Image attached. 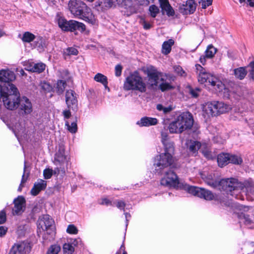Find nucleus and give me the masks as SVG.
Listing matches in <instances>:
<instances>
[{"instance_id": "f704fd0d", "label": "nucleus", "mask_w": 254, "mask_h": 254, "mask_svg": "<svg viewBox=\"0 0 254 254\" xmlns=\"http://www.w3.org/2000/svg\"><path fill=\"white\" fill-rule=\"evenodd\" d=\"M229 163H232L236 165H239L241 164L243 160L242 158L238 155H232L230 154V157H229Z\"/></svg>"}, {"instance_id": "aec40b11", "label": "nucleus", "mask_w": 254, "mask_h": 254, "mask_svg": "<svg viewBox=\"0 0 254 254\" xmlns=\"http://www.w3.org/2000/svg\"><path fill=\"white\" fill-rule=\"evenodd\" d=\"M195 67L198 74V81L201 84L207 82L208 77L209 76L210 73L208 72L200 64H196Z\"/></svg>"}, {"instance_id": "412c9836", "label": "nucleus", "mask_w": 254, "mask_h": 254, "mask_svg": "<svg viewBox=\"0 0 254 254\" xmlns=\"http://www.w3.org/2000/svg\"><path fill=\"white\" fill-rule=\"evenodd\" d=\"M159 2L163 14L166 13L168 16L174 15L175 11L168 0H159Z\"/></svg>"}, {"instance_id": "c03bdc74", "label": "nucleus", "mask_w": 254, "mask_h": 254, "mask_svg": "<svg viewBox=\"0 0 254 254\" xmlns=\"http://www.w3.org/2000/svg\"><path fill=\"white\" fill-rule=\"evenodd\" d=\"M159 87L162 91L169 90L174 88L173 86L171 85V84L167 82L162 83L160 84Z\"/></svg>"}, {"instance_id": "de8ad7c7", "label": "nucleus", "mask_w": 254, "mask_h": 254, "mask_svg": "<svg viewBox=\"0 0 254 254\" xmlns=\"http://www.w3.org/2000/svg\"><path fill=\"white\" fill-rule=\"evenodd\" d=\"M66 232L70 234H76L78 233V230L74 225H69L67 228Z\"/></svg>"}, {"instance_id": "1a4fd4ad", "label": "nucleus", "mask_w": 254, "mask_h": 254, "mask_svg": "<svg viewBox=\"0 0 254 254\" xmlns=\"http://www.w3.org/2000/svg\"><path fill=\"white\" fill-rule=\"evenodd\" d=\"M116 3L124 8V12L127 16L135 13L138 10V6L134 3L132 0H116Z\"/></svg>"}, {"instance_id": "b1692460", "label": "nucleus", "mask_w": 254, "mask_h": 254, "mask_svg": "<svg viewBox=\"0 0 254 254\" xmlns=\"http://www.w3.org/2000/svg\"><path fill=\"white\" fill-rule=\"evenodd\" d=\"M158 123V120L155 118H150L147 117H144L138 121L136 124L139 127H149L151 126H154L157 125Z\"/></svg>"}, {"instance_id": "8fccbe9b", "label": "nucleus", "mask_w": 254, "mask_h": 254, "mask_svg": "<svg viewBox=\"0 0 254 254\" xmlns=\"http://www.w3.org/2000/svg\"><path fill=\"white\" fill-rule=\"evenodd\" d=\"M41 87L42 90L44 91L45 92H49L52 89V87L51 86V85L49 83L45 81L41 82Z\"/></svg>"}, {"instance_id": "9b49d317", "label": "nucleus", "mask_w": 254, "mask_h": 254, "mask_svg": "<svg viewBox=\"0 0 254 254\" xmlns=\"http://www.w3.org/2000/svg\"><path fill=\"white\" fill-rule=\"evenodd\" d=\"M160 183L163 186L174 188L178 187L179 185L178 176L171 170L165 172V176Z\"/></svg>"}, {"instance_id": "2eb2a0df", "label": "nucleus", "mask_w": 254, "mask_h": 254, "mask_svg": "<svg viewBox=\"0 0 254 254\" xmlns=\"http://www.w3.org/2000/svg\"><path fill=\"white\" fill-rule=\"evenodd\" d=\"M30 251L29 244L25 242H20L12 246L8 254H26Z\"/></svg>"}, {"instance_id": "423d86ee", "label": "nucleus", "mask_w": 254, "mask_h": 254, "mask_svg": "<svg viewBox=\"0 0 254 254\" xmlns=\"http://www.w3.org/2000/svg\"><path fill=\"white\" fill-rule=\"evenodd\" d=\"M56 20L59 27L64 31L73 32L77 30L84 31L86 28L83 23L73 20L67 21L59 14L56 15Z\"/></svg>"}, {"instance_id": "72a5a7b5", "label": "nucleus", "mask_w": 254, "mask_h": 254, "mask_svg": "<svg viewBox=\"0 0 254 254\" xmlns=\"http://www.w3.org/2000/svg\"><path fill=\"white\" fill-rule=\"evenodd\" d=\"M211 85L214 86L215 85L218 87L222 84L220 81L217 79L216 77L210 73L209 76L208 77L207 82Z\"/></svg>"}, {"instance_id": "ea45409f", "label": "nucleus", "mask_w": 254, "mask_h": 254, "mask_svg": "<svg viewBox=\"0 0 254 254\" xmlns=\"http://www.w3.org/2000/svg\"><path fill=\"white\" fill-rule=\"evenodd\" d=\"M149 11L151 16L155 18L159 13L160 10L156 5L152 4L149 6Z\"/></svg>"}, {"instance_id": "c756f323", "label": "nucleus", "mask_w": 254, "mask_h": 254, "mask_svg": "<svg viewBox=\"0 0 254 254\" xmlns=\"http://www.w3.org/2000/svg\"><path fill=\"white\" fill-rule=\"evenodd\" d=\"M94 79L98 82L102 83L105 87H107L108 79L107 77L102 73H97L94 77Z\"/></svg>"}, {"instance_id": "4468645a", "label": "nucleus", "mask_w": 254, "mask_h": 254, "mask_svg": "<svg viewBox=\"0 0 254 254\" xmlns=\"http://www.w3.org/2000/svg\"><path fill=\"white\" fill-rule=\"evenodd\" d=\"M18 108L23 115L30 114L33 111L31 101L25 96L20 97L18 102Z\"/></svg>"}, {"instance_id": "e433bc0d", "label": "nucleus", "mask_w": 254, "mask_h": 254, "mask_svg": "<svg viewBox=\"0 0 254 254\" xmlns=\"http://www.w3.org/2000/svg\"><path fill=\"white\" fill-rule=\"evenodd\" d=\"M61 247L58 245H53L50 246L47 254H59L61 252Z\"/></svg>"}, {"instance_id": "2f4dec72", "label": "nucleus", "mask_w": 254, "mask_h": 254, "mask_svg": "<svg viewBox=\"0 0 254 254\" xmlns=\"http://www.w3.org/2000/svg\"><path fill=\"white\" fill-rule=\"evenodd\" d=\"M216 52V49L214 48L212 45H210L207 47L205 52V57L207 58H212L214 57Z\"/></svg>"}, {"instance_id": "37998d69", "label": "nucleus", "mask_w": 254, "mask_h": 254, "mask_svg": "<svg viewBox=\"0 0 254 254\" xmlns=\"http://www.w3.org/2000/svg\"><path fill=\"white\" fill-rule=\"evenodd\" d=\"M147 74L149 78L152 79L154 82V84H156L158 79V75L157 73L154 71L148 70Z\"/></svg>"}, {"instance_id": "58836bf2", "label": "nucleus", "mask_w": 254, "mask_h": 254, "mask_svg": "<svg viewBox=\"0 0 254 254\" xmlns=\"http://www.w3.org/2000/svg\"><path fill=\"white\" fill-rule=\"evenodd\" d=\"M63 251L67 254H72L74 251L73 246L69 243H65L63 246Z\"/></svg>"}, {"instance_id": "f3484780", "label": "nucleus", "mask_w": 254, "mask_h": 254, "mask_svg": "<svg viewBox=\"0 0 254 254\" xmlns=\"http://www.w3.org/2000/svg\"><path fill=\"white\" fill-rule=\"evenodd\" d=\"M196 7V3L194 0H188L185 4L180 5L179 11L183 14H190L195 11Z\"/></svg>"}, {"instance_id": "774afa93", "label": "nucleus", "mask_w": 254, "mask_h": 254, "mask_svg": "<svg viewBox=\"0 0 254 254\" xmlns=\"http://www.w3.org/2000/svg\"><path fill=\"white\" fill-rule=\"evenodd\" d=\"M203 153L204 155L207 158L210 159L212 158L211 152L208 151H203Z\"/></svg>"}, {"instance_id": "09e8293b", "label": "nucleus", "mask_w": 254, "mask_h": 254, "mask_svg": "<svg viewBox=\"0 0 254 254\" xmlns=\"http://www.w3.org/2000/svg\"><path fill=\"white\" fill-rule=\"evenodd\" d=\"M249 68V75L250 77L254 80V61L251 62L248 66Z\"/></svg>"}, {"instance_id": "6ab92c4d", "label": "nucleus", "mask_w": 254, "mask_h": 254, "mask_svg": "<svg viewBox=\"0 0 254 254\" xmlns=\"http://www.w3.org/2000/svg\"><path fill=\"white\" fill-rule=\"evenodd\" d=\"M201 177L208 185L214 188H219L220 181H219L214 174H211L206 175L204 174H201Z\"/></svg>"}, {"instance_id": "e2e57ef3", "label": "nucleus", "mask_w": 254, "mask_h": 254, "mask_svg": "<svg viewBox=\"0 0 254 254\" xmlns=\"http://www.w3.org/2000/svg\"><path fill=\"white\" fill-rule=\"evenodd\" d=\"M138 1L140 5L147 6L149 4V0H138Z\"/></svg>"}, {"instance_id": "a18cd8bd", "label": "nucleus", "mask_w": 254, "mask_h": 254, "mask_svg": "<svg viewBox=\"0 0 254 254\" xmlns=\"http://www.w3.org/2000/svg\"><path fill=\"white\" fill-rule=\"evenodd\" d=\"M174 69L175 72L179 75L182 76H186L187 75L186 72L183 69L182 67L180 65L174 66Z\"/></svg>"}, {"instance_id": "f257e3e1", "label": "nucleus", "mask_w": 254, "mask_h": 254, "mask_svg": "<svg viewBox=\"0 0 254 254\" xmlns=\"http://www.w3.org/2000/svg\"><path fill=\"white\" fill-rule=\"evenodd\" d=\"M69 9L75 16L78 17L84 21L95 25L97 20L91 12V9L81 0H72L68 3Z\"/></svg>"}, {"instance_id": "13d9d810", "label": "nucleus", "mask_w": 254, "mask_h": 254, "mask_svg": "<svg viewBox=\"0 0 254 254\" xmlns=\"http://www.w3.org/2000/svg\"><path fill=\"white\" fill-rule=\"evenodd\" d=\"M199 91L198 89L194 90L192 88L190 89V93L193 97H197L198 96V92Z\"/></svg>"}, {"instance_id": "680f3d73", "label": "nucleus", "mask_w": 254, "mask_h": 254, "mask_svg": "<svg viewBox=\"0 0 254 254\" xmlns=\"http://www.w3.org/2000/svg\"><path fill=\"white\" fill-rule=\"evenodd\" d=\"M141 22L144 29H149L150 28L151 25L149 23L146 22L144 19H142Z\"/></svg>"}, {"instance_id": "69168bd1", "label": "nucleus", "mask_w": 254, "mask_h": 254, "mask_svg": "<svg viewBox=\"0 0 254 254\" xmlns=\"http://www.w3.org/2000/svg\"><path fill=\"white\" fill-rule=\"evenodd\" d=\"M172 110L173 108L171 106H169L167 107H164L163 112L164 114H167L170 112Z\"/></svg>"}, {"instance_id": "dca6fc26", "label": "nucleus", "mask_w": 254, "mask_h": 254, "mask_svg": "<svg viewBox=\"0 0 254 254\" xmlns=\"http://www.w3.org/2000/svg\"><path fill=\"white\" fill-rule=\"evenodd\" d=\"M14 207L12 209L13 215H19L21 214L26 208V200L22 196H18L13 200Z\"/></svg>"}, {"instance_id": "7c9ffc66", "label": "nucleus", "mask_w": 254, "mask_h": 254, "mask_svg": "<svg viewBox=\"0 0 254 254\" xmlns=\"http://www.w3.org/2000/svg\"><path fill=\"white\" fill-rule=\"evenodd\" d=\"M36 38V36L30 32H25L23 33L21 38L22 41L25 43H30Z\"/></svg>"}, {"instance_id": "c9c22d12", "label": "nucleus", "mask_w": 254, "mask_h": 254, "mask_svg": "<svg viewBox=\"0 0 254 254\" xmlns=\"http://www.w3.org/2000/svg\"><path fill=\"white\" fill-rule=\"evenodd\" d=\"M174 143L171 141L164 143V144H163L165 148L164 153H171V154H172L174 151Z\"/></svg>"}, {"instance_id": "f03ea898", "label": "nucleus", "mask_w": 254, "mask_h": 254, "mask_svg": "<svg viewBox=\"0 0 254 254\" xmlns=\"http://www.w3.org/2000/svg\"><path fill=\"white\" fill-rule=\"evenodd\" d=\"M193 124L192 115L189 112H184L169 124L168 129L171 133H181L184 131L190 129Z\"/></svg>"}, {"instance_id": "bf43d9fd", "label": "nucleus", "mask_w": 254, "mask_h": 254, "mask_svg": "<svg viewBox=\"0 0 254 254\" xmlns=\"http://www.w3.org/2000/svg\"><path fill=\"white\" fill-rule=\"evenodd\" d=\"M63 116H64V118L65 119H68L71 116V112L69 110H64L63 112Z\"/></svg>"}, {"instance_id": "20e7f679", "label": "nucleus", "mask_w": 254, "mask_h": 254, "mask_svg": "<svg viewBox=\"0 0 254 254\" xmlns=\"http://www.w3.org/2000/svg\"><path fill=\"white\" fill-rule=\"evenodd\" d=\"M231 110V107L222 102L212 101L207 102L203 107V111L208 118L218 116L220 114L228 112Z\"/></svg>"}, {"instance_id": "ddd939ff", "label": "nucleus", "mask_w": 254, "mask_h": 254, "mask_svg": "<svg viewBox=\"0 0 254 254\" xmlns=\"http://www.w3.org/2000/svg\"><path fill=\"white\" fill-rule=\"evenodd\" d=\"M54 220L48 215H44L38 220V233L48 231L54 224Z\"/></svg>"}, {"instance_id": "6e6552de", "label": "nucleus", "mask_w": 254, "mask_h": 254, "mask_svg": "<svg viewBox=\"0 0 254 254\" xmlns=\"http://www.w3.org/2000/svg\"><path fill=\"white\" fill-rule=\"evenodd\" d=\"M183 188L189 193L206 200L215 199V195L210 191L203 188L191 186L187 184L183 185Z\"/></svg>"}, {"instance_id": "4c0bfd02", "label": "nucleus", "mask_w": 254, "mask_h": 254, "mask_svg": "<svg viewBox=\"0 0 254 254\" xmlns=\"http://www.w3.org/2000/svg\"><path fill=\"white\" fill-rule=\"evenodd\" d=\"M65 126L67 127V130L71 133H74L77 131V126L76 121L69 124L68 122H65Z\"/></svg>"}, {"instance_id": "864d4df0", "label": "nucleus", "mask_w": 254, "mask_h": 254, "mask_svg": "<svg viewBox=\"0 0 254 254\" xmlns=\"http://www.w3.org/2000/svg\"><path fill=\"white\" fill-rule=\"evenodd\" d=\"M44 42H45L44 39H43V37H38L37 38V41H35V42L36 43V45L37 47H38L39 48H40V47L43 48V46L45 45Z\"/></svg>"}, {"instance_id": "473e14b6", "label": "nucleus", "mask_w": 254, "mask_h": 254, "mask_svg": "<svg viewBox=\"0 0 254 254\" xmlns=\"http://www.w3.org/2000/svg\"><path fill=\"white\" fill-rule=\"evenodd\" d=\"M66 86V83L65 81L60 80L57 81L56 90L57 92L59 94H62L64 91L65 87Z\"/></svg>"}, {"instance_id": "6e6d98bb", "label": "nucleus", "mask_w": 254, "mask_h": 254, "mask_svg": "<svg viewBox=\"0 0 254 254\" xmlns=\"http://www.w3.org/2000/svg\"><path fill=\"white\" fill-rule=\"evenodd\" d=\"M6 221V214L4 211H0V224L4 223Z\"/></svg>"}, {"instance_id": "3c124183", "label": "nucleus", "mask_w": 254, "mask_h": 254, "mask_svg": "<svg viewBox=\"0 0 254 254\" xmlns=\"http://www.w3.org/2000/svg\"><path fill=\"white\" fill-rule=\"evenodd\" d=\"M66 54L68 56L70 55H77L78 53V50L73 47H69L66 49Z\"/></svg>"}, {"instance_id": "393cba45", "label": "nucleus", "mask_w": 254, "mask_h": 254, "mask_svg": "<svg viewBox=\"0 0 254 254\" xmlns=\"http://www.w3.org/2000/svg\"><path fill=\"white\" fill-rule=\"evenodd\" d=\"M45 64L42 63L37 64L32 63L27 66V70L34 72L40 73L45 70Z\"/></svg>"}, {"instance_id": "5fc2aeb1", "label": "nucleus", "mask_w": 254, "mask_h": 254, "mask_svg": "<svg viewBox=\"0 0 254 254\" xmlns=\"http://www.w3.org/2000/svg\"><path fill=\"white\" fill-rule=\"evenodd\" d=\"M122 71V66L121 64H118L115 67V74L117 76H119L121 75Z\"/></svg>"}, {"instance_id": "c85d7f7f", "label": "nucleus", "mask_w": 254, "mask_h": 254, "mask_svg": "<svg viewBox=\"0 0 254 254\" xmlns=\"http://www.w3.org/2000/svg\"><path fill=\"white\" fill-rule=\"evenodd\" d=\"M201 147V143L197 141L190 140L188 146L190 152L193 154L196 153Z\"/></svg>"}, {"instance_id": "a211bd4d", "label": "nucleus", "mask_w": 254, "mask_h": 254, "mask_svg": "<svg viewBox=\"0 0 254 254\" xmlns=\"http://www.w3.org/2000/svg\"><path fill=\"white\" fill-rule=\"evenodd\" d=\"M116 0H99L95 4L96 8L100 11H104L116 5Z\"/></svg>"}, {"instance_id": "9d476101", "label": "nucleus", "mask_w": 254, "mask_h": 254, "mask_svg": "<svg viewBox=\"0 0 254 254\" xmlns=\"http://www.w3.org/2000/svg\"><path fill=\"white\" fill-rule=\"evenodd\" d=\"M20 96L15 94H6L2 98L4 106L10 110H14L18 108Z\"/></svg>"}, {"instance_id": "338daca9", "label": "nucleus", "mask_w": 254, "mask_h": 254, "mask_svg": "<svg viewBox=\"0 0 254 254\" xmlns=\"http://www.w3.org/2000/svg\"><path fill=\"white\" fill-rule=\"evenodd\" d=\"M125 205V203L124 201H119L117 203V206L119 208H124Z\"/></svg>"}, {"instance_id": "603ef678", "label": "nucleus", "mask_w": 254, "mask_h": 254, "mask_svg": "<svg viewBox=\"0 0 254 254\" xmlns=\"http://www.w3.org/2000/svg\"><path fill=\"white\" fill-rule=\"evenodd\" d=\"M53 175V170L50 169H45L43 171V175L45 179H49L51 178Z\"/></svg>"}, {"instance_id": "0eeeda50", "label": "nucleus", "mask_w": 254, "mask_h": 254, "mask_svg": "<svg viewBox=\"0 0 254 254\" xmlns=\"http://www.w3.org/2000/svg\"><path fill=\"white\" fill-rule=\"evenodd\" d=\"M174 162L172 154L162 153L155 158L154 166L156 173L162 175L165 169L171 166Z\"/></svg>"}, {"instance_id": "bb28decb", "label": "nucleus", "mask_w": 254, "mask_h": 254, "mask_svg": "<svg viewBox=\"0 0 254 254\" xmlns=\"http://www.w3.org/2000/svg\"><path fill=\"white\" fill-rule=\"evenodd\" d=\"M174 41L172 39L164 42L162 45V53L165 55L169 54L171 51L172 47L174 45Z\"/></svg>"}, {"instance_id": "5701e85b", "label": "nucleus", "mask_w": 254, "mask_h": 254, "mask_svg": "<svg viewBox=\"0 0 254 254\" xmlns=\"http://www.w3.org/2000/svg\"><path fill=\"white\" fill-rule=\"evenodd\" d=\"M15 79L14 73L9 70L1 69L0 70V81L3 82H9L12 81Z\"/></svg>"}, {"instance_id": "4d7b16f0", "label": "nucleus", "mask_w": 254, "mask_h": 254, "mask_svg": "<svg viewBox=\"0 0 254 254\" xmlns=\"http://www.w3.org/2000/svg\"><path fill=\"white\" fill-rule=\"evenodd\" d=\"M161 136H162V142L163 144H164V143H166L167 142L170 141L169 139L168 135L167 133L162 132Z\"/></svg>"}, {"instance_id": "cd10ccee", "label": "nucleus", "mask_w": 254, "mask_h": 254, "mask_svg": "<svg viewBox=\"0 0 254 254\" xmlns=\"http://www.w3.org/2000/svg\"><path fill=\"white\" fill-rule=\"evenodd\" d=\"M235 77L240 80L243 79L247 74V71L245 67H240L234 70Z\"/></svg>"}, {"instance_id": "4be33fe9", "label": "nucleus", "mask_w": 254, "mask_h": 254, "mask_svg": "<svg viewBox=\"0 0 254 254\" xmlns=\"http://www.w3.org/2000/svg\"><path fill=\"white\" fill-rule=\"evenodd\" d=\"M47 187V181L42 179L38 180L34 184V186L30 190V193L32 195L36 196L39 192L44 190Z\"/></svg>"}, {"instance_id": "7ed1b4c3", "label": "nucleus", "mask_w": 254, "mask_h": 254, "mask_svg": "<svg viewBox=\"0 0 254 254\" xmlns=\"http://www.w3.org/2000/svg\"><path fill=\"white\" fill-rule=\"evenodd\" d=\"M123 89L126 91L135 90L144 93L146 90V84L139 72L135 71L126 78Z\"/></svg>"}, {"instance_id": "052dcab7", "label": "nucleus", "mask_w": 254, "mask_h": 254, "mask_svg": "<svg viewBox=\"0 0 254 254\" xmlns=\"http://www.w3.org/2000/svg\"><path fill=\"white\" fill-rule=\"evenodd\" d=\"M224 96L227 98H230L231 96L232 93L229 91L228 88H225L224 89Z\"/></svg>"}, {"instance_id": "39448f33", "label": "nucleus", "mask_w": 254, "mask_h": 254, "mask_svg": "<svg viewBox=\"0 0 254 254\" xmlns=\"http://www.w3.org/2000/svg\"><path fill=\"white\" fill-rule=\"evenodd\" d=\"M250 186L248 182H241L238 179L235 178L223 179L220 180V185L219 189H222L231 195L233 191H239L243 190L245 188Z\"/></svg>"}, {"instance_id": "79ce46f5", "label": "nucleus", "mask_w": 254, "mask_h": 254, "mask_svg": "<svg viewBox=\"0 0 254 254\" xmlns=\"http://www.w3.org/2000/svg\"><path fill=\"white\" fill-rule=\"evenodd\" d=\"M239 218L241 220H243L244 222L246 224H250L252 221L249 215L243 213H241L239 215Z\"/></svg>"}, {"instance_id": "f8f14e48", "label": "nucleus", "mask_w": 254, "mask_h": 254, "mask_svg": "<svg viewBox=\"0 0 254 254\" xmlns=\"http://www.w3.org/2000/svg\"><path fill=\"white\" fill-rule=\"evenodd\" d=\"M78 95L72 90H67L65 94V103L67 108L76 111L78 109Z\"/></svg>"}, {"instance_id": "0e129e2a", "label": "nucleus", "mask_w": 254, "mask_h": 254, "mask_svg": "<svg viewBox=\"0 0 254 254\" xmlns=\"http://www.w3.org/2000/svg\"><path fill=\"white\" fill-rule=\"evenodd\" d=\"M7 231V228L3 226H0V236H2L5 234Z\"/></svg>"}, {"instance_id": "49530a36", "label": "nucleus", "mask_w": 254, "mask_h": 254, "mask_svg": "<svg viewBox=\"0 0 254 254\" xmlns=\"http://www.w3.org/2000/svg\"><path fill=\"white\" fill-rule=\"evenodd\" d=\"M212 0H200L199 3L201 4L202 8L205 9L212 4Z\"/></svg>"}, {"instance_id": "a19ab883", "label": "nucleus", "mask_w": 254, "mask_h": 254, "mask_svg": "<svg viewBox=\"0 0 254 254\" xmlns=\"http://www.w3.org/2000/svg\"><path fill=\"white\" fill-rule=\"evenodd\" d=\"M7 93L4 92V94H15L20 96L17 88L13 84H8L7 86Z\"/></svg>"}, {"instance_id": "a878e982", "label": "nucleus", "mask_w": 254, "mask_h": 254, "mask_svg": "<svg viewBox=\"0 0 254 254\" xmlns=\"http://www.w3.org/2000/svg\"><path fill=\"white\" fill-rule=\"evenodd\" d=\"M230 154L221 153L217 156V162L218 166L223 167L229 163Z\"/></svg>"}]
</instances>
